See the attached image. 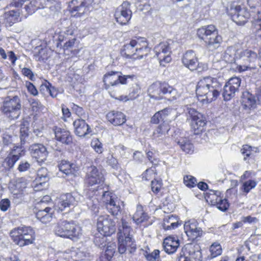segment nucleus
<instances>
[{"label": "nucleus", "mask_w": 261, "mask_h": 261, "mask_svg": "<svg viewBox=\"0 0 261 261\" xmlns=\"http://www.w3.org/2000/svg\"><path fill=\"white\" fill-rule=\"evenodd\" d=\"M80 200V196L77 193H67L62 195L58 200L57 206L61 211H65L71 206L77 204Z\"/></svg>", "instance_id": "nucleus-16"}, {"label": "nucleus", "mask_w": 261, "mask_h": 261, "mask_svg": "<svg viewBox=\"0 0 261 261\" xmlns=\"http://www.w3.org/2000/svg\"><path fill=\"white\" fill-rule=\"evenodd\" d=\"M30 102L33 112H37L42 110L43 106L38 99L32 98L30 99Z\"/></svg>", "instance_id": "nucleus-52"}, {"label": "nucleus", "mask_w": 261, "mask_h": 261, "mask_svg": "<svg viewBox=\"0 0 261 261\" xmlns=\"http://www.w3.org/2000/svg\"><path fill=\"white\" fill-rule=\"evenodd\" d=\"M87 206L90 209L94 214L98 212L99 210V201L96 198H88L86 202Z\"/></svg>", "instance_id": "nucleus-44"}, {"label": "nucleus", "mask_w": 261, "mask_h": 261, "mask_svg": "<svg viewBox=\"0 0 261 261\" xmlns=\"http://www.w3.org/2000/svg\"><path fill=\"white\" fill-rule=\"evenodd\" d=\"M29 7L33 10H39V13L46 17L54 15L61 9L60 4L54 0H33Z\"/></svg>", "instance_id": "nucleus-6"}, {"label": "nucleus", "mask_w": 261, "mask_h": 261, "mask_svg": "<svg viewBox=\"0 0 261 261\" xmlns=\"http://www.w3.org/2000/svg\"><path fill=\"white\" fill-rule=\"evenodd\" d=\"M184 182L187 187L192 188L197 185V180L192 175H186L184 177Z\"/></svg>", "instance_id": "nucleus-51"}, {"label": "nucleus", "mask_w": 261, "mask_h": 261, "mask_svg": "<svg viewBox=\"0 0 261 261\" xmlns=\"http://www.w3.org/2000/svg\"><path fill=\"white\" fill-rule=\"evenodd\" d=\"M210 251L211 252L210 258H214L221 254V246L218 243H214L211 246Z\"/></svg>", "instance_id": "nucleus-46"}, {"label": "nucleus", "mask_w": 261, "mask_h": 261, "mask_svg": "<svg viewBox=\"0 0 261 261\" xmlns=\"http://www.w3.org/2000/svg\"><path fill=\"white\" fill-rule=\"evenodd\" d=\"M48 175L47 170L45 168H41L37 171V176L41 180H47L48 179Z\"/></svg>", "instance_id": "nucleus-55"}, {"label": "nucleus", "mask_w": 261, "mask_h": 261, "mask_svg": "<svg viewBox=\"0 0 261 261\" xmlns=\"http://www.w3.org/2000/svg\"><path fill=\"white\" fill-rule=\"evenodd\" d=\"M19 158L20 155L17 154L12 155L10 153L4 162V166L7 168H12Z\"/></svg>", "instance_id": "nucleus-43"}, {"label": "nucleus", "mask_w": 261, "mask_h": 261, "mask_svg": "<svg viewBox=\"0 0 261 261\" xmlns=\"http://www.w3.org/2000/svg\"><path fill=\"white\" fill-rule=\"evenodd\" d=\"M110 94L111 97L115 98V99H119V100L121 101H126L127 100H131L130 99H129V96L128 95L125 96H118V94L115 92L114 91H110Z\"/></svg>", "instance_id": "nucleus-63"}, {"label": "nucleus", "mask_w": 261, "mask_h": 261, "mask_svg": "<svg viewBox=\"0 0 261 261\" xmlns=\"http://www.w3.org/2000/svg\"><path fill=\"white\" fill-rule=\"evenodd\" d=\"M97 228L103 236H110L116 230V223L109 216H100L97 219Z\"/></svg>", "instance_id": "nucleus-12"}, {"label": "nucleus", "mask_w": 261, "mask_h": 261, "mask_svg": "<svg viewBox=\"0 0 261 261\" xmlns=\"http://www.w3.org/2000/svg\"><path fill=\"white\" fill-rule=\"evenodd\" d=\"M236 56L237 59L242 60L249 63L254 62L257 58L256 53L249 49L238 50Z\"/></svg>", "instance_id": "nucleus-29"}, {"label": "nucleus", "mask_w": 261, "mask_h": 261, "mask_svg": "<svg viewBox=\"0 0 261 261\" xmlns=\"http://www.w3.org/2000/svg\"><path fill=\"white\" fill-rule=\"evenodd\" d=\"M118 251L120 253L123 254L126 251L127 248L130 247L132 250H135L136 249V244L134 242H132V244H130L128 242H126V240H121L120 239H118Z\"/></svg>", "instance_id": "nucleus-42"}, {"label": "nucleus", "mask_w": 261, "mask_h": 261, "mask_svg": "<svg viewBox=\"0 0 261 261\" xmlns=\"http://www.w3.org/2000/svg\"><path fill=\"white\" fill-rule=\"evenodd\" d=\"M29 151L31 156L39 163H44L48 155L47 148L41 143L32 144L29 147Z\"/></svg>", "instance_id": "nucleus-18"}, {"label": "nucleus", "mask_w": 261, "mask_h": 261, "mask_svg": "<svg viewBox=\"0 0 261 261\" xmlns=\"http://www.w3.org/2000/svg\"><path fill=\"white\" fill-rule=\"evenodd\" d=\"M115 253V248L113 246H107L105 252V255L106 256L107 259L108 260H110L113 257L114 253Z\"/></svg>", "instance_id": "nucleus-62"}, {"label": "nucleus", "mask_w": 261, "mask_h": 261, "mask_svg": "<svg viewBox=\"0 0 261 261\" xmlns=\"http://www.w3.org/2000/svg\"><path fill=\"white\" fill-rule=\"evenodd\" d=\"M241 83V79L238 77H231L229 80L223 87L222 95L225 100H229L234 96L236 93L239 91Z\"/></svg>", "instance_id": "nucleus-15"}, {"label": "nucleus", "mask_w": 261, "mask_h": 261, "mask_svg": "<svg viewBox=\"0 0 261 261\" xmlns=\"http://www.w3.org/2000/svg\"><path fill=\"white\" fill-rule=\"evenodd\" d=\"M107 118L110 122L115 126L122 125L126 121L124 114L118 111L110 112L107 114Z\"/></svg>", "instance_id": "nucleus-28"}, {"label": "nucleus", "mask_w": 261, "mask_h": 261, "mask_svg": "<svg viewBox=\"0 0 261 261\" xmlns=\"http://www.w3.org/2000/svg\"><path fill=\"white\" fill-rule=\"evenodd\" d=\"M85 181L89 186L99 184L103 181V175L96 167L91 166L88 168Z\"/></svg>", "instance_id": "nucleus-21"}, {"label": "nucleus", "mask_w": 261, "mask_h": 261, "mask_svg": "<svg viewBox=\"0 0 261 261\" xmlns=\"http://www.w3.org/2000/svg\"><path fill=\"white\" fill-rule=\"evenodd\" d=\"M169 129L170 127L167 123L160 124L154 131L152 135L153 139L156 141L162 140Z\"/></svg>", "instance_id": "nucleus-32"}, {"label": "nucleus", "mask_w": 261, "mask_h": 261, "mask_svg": "<svg viewBox=\"0 0 261 261\" xmlns=\"http://www.w3.org/2000/svg\"><path fill=\"white\" fill-rule=\"evenodd\" d=\"M91 145L92 148L98 153H101L103 151V145L97 138L92 140Z\"/></svg>", "instance_id": "nucleus-49"}, {"label": "nucleus", "mask_w": 261, "mask_h": 261, "mask_svg": "<svg viewBox=\"0 0 261 261\" xmlns=\"http://www.w3.org/2000/svg\"><path fill=\"white\" fill-rule=\"evenodd\" d=\"M221 192L219 191L210 190L207 193L206 201L211 205H215L219 201H221L222 197L220 196Z\"/></svg>", "instance_id": "nucleus-37"}, {"label": "nucleus", "mask_w": 261, "mask_h": 261, "mask_svg": "<svg viewBox=\"0 0 261 261\" xmlns=\"http://www.w3.org/2000/svg\"><path fill=\"white\" fill-rule=\"evenodd\" d=\"M103 202L109 213L113 216H117L120 213V204L122 203L115 195L109 192L103 194Z\"/></svg>", "instance_id": "nucleus-14"}, {"label": "nucleus", "mask_w": 261, "mask_h": 261, "mask_svg": "<svg viewBox=\"0 0 261 261\" xmlns=\"http://www.w3.org/2000/svg\"><path fill=\"white\" fill-rule=\"evenodd\" d=\"M71 251H58L55 253V261H71L72 259Z\"/></svg>", "instance_id": "nucleus-41"}, {"label": "nucleus", "mask_w": 261, "mask_h": 261, "mask_svg": "<svg viewBox=\"0 0 261 261\" xmlns=\"http://www.w3.org/2000/svg\"><path fill=\"white\" fill-rule=\"evenodd\" d=\"M51 208L46 207L43 210H39L36 213V217L43 223L50 222L52 219L53 212Z\"/></svg>", "instance_id": "nucleus-30"}, {"label": "nucleus", "mask_w": 261, "mask_h": 261, "mask_svg": "<svg viewBox=\"0 0 261 261\" xmlns=\"http://www.w3.org/2000/svg\"><path fill=\"white\" fill-rule=\"evenodd\" d=\"M28 183L23 178L18 179L15 184L10 187L12 196L15 203L20 202L23 196V191L27 187Z\"/></svg>", "instance_id": "nucleus-19"}, {"label": "nucleus", "mask_w": 261, "mask_h": 261, "mask_svg": "<svg viewBox=\"0 0 261 261\" xmlns=\"http://www.w3.org/2000/svg\"><path fill=\"white\" fill-rule=\"evenodd\" d=\"M94 0H72L69 5V10L72 16L81 17L88 13Z\"/></svg>", "instance_id": "nucleus-10"}, {"label": "nucleus", "mask_w": 261, "mask_h": 261, "mask_svg": "<svg viewBox=\"0 0 261 261\" xmlns=\"http://www.w3.org/2000/svg\"><path fill=\"white\" fill-rule=\"evenodd\" d=\"M179 246L178 238L169 236L164 240L163 247L165 251L168 254L174 253Z\"/></svg>", "instance_id": "nucleus-26"}, {"label": "nucleus", "mask_w": 261, "mask_h": 261, "mask_svg": "<svg viewBox=\"0 0 261 261\" xmlns=\"http://www.w3.org/2000/svg\"><path fill=\"white\" fill-rule=\"evenodd\" d=\"M221 84L216 78L206 76L199 80L196 86V94L201 101L211 102L216 100L221 91Z\"/></svg>", "instance_id": "nucleus-1"}, {"label": "nucleus", "mask_w": 261, "mask_h": 261, "mask_svg": "<svg viewBox=\"0 0 261 261\" xmlns=\"http://www.w3.org/2000/svg\"><path fill=\"white\" fill-rule=\"evenodd\" d=\"M241 103L243 109L248 111L255 109L257 106L255 96L248 92L243 93Z\"/></svg>", "instance_id": "nucleus-27"}, {"label": "nucleus", "mask_w": 261, "mask_h": 261, "mask_svg": "<svg viewBox=\"0 0 261 261\" xmlns=\"http://www.w3.org/2000/svg\"><path fill=\"white\" fill-rule=\"evenodd\" d=\"M170 42H171V40L161 42L154 48L155 55L161 66H166V64L169 63L171 60Z\"/></svg>", "instance_id": "nucleus-11"}, {"label": "nucleus", "mask_w": 261, "mask_h": 261, "mask_svg": "<svg viewBox=\"0 0 261 261\" xmlns=\"http://www.w3.org/2000/svg\"><path fill=\"white\" fill-rule=\"evenodd\" d=\"M160 253L159 250L155 249L151 253L146 252L145 256L148 261H161Z\"/></svg>", "instance_id": "nucleus-50"}, {"label": "nucleus", "mask_w": 261, "mask_h": 261, "mask_svg": "<svg viewBox=\"0 0 261 261\" xmlns=\"http://www.w3.org/2000/svg\"><path fill=\"white\" fill-rule=\"evenodd\" d=\"M70 228L69 221L64 220L59 222L55 228L56 234L63 238H66L67 229Z\"/></svg>", "instance_id": "nucleus-35"}, {"label": "nucleus", "mask_w": 261, "mask_h": 261, "mask_svg": "<svg viewBox=\"0 0 261 261\" xmlns=\"http://www.w3.org/2000/svg\"><path fill=\"white\" fill-rule=\"evenodd\" d=\"M129 6L128 2H124L115 11V19L121 25L126 24L132 17V13Z\"/></svg>", "instance_id": "nucleus-17"}, {"label": "nucleus", "mask_w": 261, "mask_h": 261, "mask_svg": "<svg viewBox=\"0 0 261 261\" xmlns=\"http://www.w3.org/2000/svg\"><path fill=\"white\" fill-rule=\"evenodd\" d=\"M70 228L67 229L66 238L72 240L77 239L82 234L81 229L80 227L76 225L72 221H69Z\"/></svg>", "instance_id": "nucleus-31"}, {"label": "nucleus", "mask_w": 261, "mask_h": 261, "mask_svg": "<svg viewBox=\"0 0 261 261\" xmlns=\"http://www.w3.org/2000/svg\"><path fill=\"white\" fill-rule=\"evenodd\" d=\"M28 92L34 96H36L38 94V90L35 86L30 82L27 81L25 84Z\"/></svg>", "instance_id": "nucleus-57"}, {"label": "nucleus", "mask_w": 261, "mask_h": 261, "mask_svg": "<svg viewBox=\"0 0 261 261\" xmlns=\"http://www.w3.org/2000/svg\"><path fill=\"white\" fill-rule=\"evenodd\" d=\"M237 51L232 47L228 48L224 54V58L226 62L228 63H232L237 59Z\"/></svg>", "instance_id": "nucleus-45"}, {"label": "nucleus", "mask_w": 261, "mask_h": 261, "mask_svg": "<svg viewBox=\"0 0 261 261\" xmlns=\"http://www.w3.org/2000/svg\"><path fill=\"white\" fill-rule=\"evenodd\" d=\"M75 134L81 137H86L91 132L89 125L83 119H77L73 123Z\"/></svg>", "instance_id": "nucleus-24"}, {"label": "nucleus", "mask_w": 261, "mask_h": 261, "mask_svg": "<svg viewBox=\"0 0 261 261\" xmlns=\"http://www.w3.org/2000/svg\"><path fill=\"white\" fill-rule=\"evenodd\" d=\"M135 77L134 75H122L121 73L118 71H111L105 74L103 77V82L106 89L113 91L112 87L121 84H126L129 81H132Z\"/></svg>", "instance_id": "nucleus-7"}, {"label": "nucleus", "mask_w": 261, "mask_h": 261, "mask_svg": "<svg viewBox=\"0 0 261 261\" xmlns=\"http://www.w3.org/2000/svg\"><path fill=\"white\" fill-rule=\"evenodd\" d=\"M257 185V182L254 179H249L243 182L240 190L245 194H247L250 191L254 189Z\"/></svg>", "instance_id": "nucleus-40"}, {"label": "nucleus", "mask_w": 261, "mask_h": 261, "mask_svg": "<svg viewBox=\"0 0 261 261\" xmlns=\"http://www.w3.org/2000/svg\"><path fill=\"white\" fill-rule=\"evenodd\" d=\"M62 24L63 25L65 24L67 25V27H64L62 29V31H64V33L66 34L67 36L68 35H72L73 34L74 27L70 20L65 19L63 21Z\"/></svg>", "instance_id": "nucleus-47"}, {"label": "nucleus", "mask_w": 261, "mask_h": 261, "mask_svg": "<svg viewBox=\"0 0 261 261\" xmlns=\"http://www.w3.org/2000/svg\"><path fill=\"white\" fill-rule=\"evenodd\" d=\"M252 147L248 145H244L241 149V153L244 155V160L246 161L248 157H249L252 152Z\"/></svg>", "instance_id": "nucleus-54"}, {"label": "nucleus", "mask_w": 261, "mask_h": 261, "mask_svg": "<svg viewBox=\"0 0 261 261\" xmlns=\"http://www.w3.org/2000/svg\"><path fill=\"white\" fill-rule=\"evenodd\" d=\"M255 173L253 171L247 170L245 171L243 174L240 177V182H243V180L249 179L252 177L253 176H255Z\"/></svg>", "instance_id": "nucleus-64"}, {"label": "nucleus", "mask_w": 261, "mask_h": 261, "mask_svg": "<svg viewBox=\"0 0 261 261\" xmlns=\"http://www.w3.org/2000/svg\"><path fill=\"white\" fill-rule=\"evenodd\" d=\"M215 205L217 206V208L223 212L226 211L229 206L227 199H223L222 198L221 199V201H219L218 204H216Z\"/></svg>", "instance_id": "nucleus-53"}, {"label": "nucleus", "mask_w": 261, "mask_h": 261, "mask_svg": "<svg viewBox=\"0 0 261 261\" xmlns=\"http://www.w3.org/2000/svg\"><path fill=\"white\" fill-rule=\"evenodd\" d=\"M197 34L209 47L217 48L222 41L221 36L218 34V30L214 25H204L199 28Z\"/></svg>", "instance_id": "nucleus-4"}, {"label": "nucleus", "mask_w": 261, "mask_h": 261, "mask_svg": "<svg viewBox=\"0 0 261 261\" xmlns=\"http://www.w3.org/2000/svg\"><path fill=\"white\" fill-rule=\"evenodd\" d=\"M148 94L150 98L155 99L162 98L163 95H166L170 100L177 99L180 94L177 90L166 83L156 82L151 85L148 89Z\"/></svg>", "instance_id": "nucleus-3"}, {"label": "nucleus", "mask_w": 261, "mask_h": 261, "mask_svg": "<svg viewBox=\"0 0 261 261\" xmlns=\"http://www.w3.org/2000/svg\"><path fill=\"white\" fill-rule=\"evenodd\" d=\"M43 86L46 88L47 91L49 92L51 97H56L57 96L58 94L57 89L54 87L52 86L49 83H48L47 84H46L44 86L42 85L41 88Z\"/></svg>", "instance_id": "nucleus-58"}, {"label": "nucleus", "mask_w": 261, "mask_h": 261, "mask_svg": "<svg viewBox=\"0 0 261 261\" xmlns=\"http://www.w3.org/2000/svg\"><path fill=\"white\" fill-rule=\"evenodd\" d=\"M149 51L145 38L135 37L123 46L121 55L126 58L142 59L146 56Z\"/></svg>", "instance_id": "nucleus-2"}, {"label": "nucleus", "mask_w": 261, "mask_h": 261, "mask_svg": "<svg viewBox=\"0 0 261 261\" xmlns=\"http://www.w3.org/2000/svg\"><path fill=\"white\" fill-rule=\"evenodd\" d=\"M188 113L191 118V128L195 135L199 134L206 124L205 118L200 113L193 108H188Z\"/></svg>", "instance_id": "nucleus-13"}, {"label": "nucleus", "mask_w": 261, "mask_h": 261, "mask_svg": "<svg viewBox=\"0 0 261 261\" xmlns=\"http://www.w3.org/2000/svg\"><path fill=\"white\" fill-rule=\"evenodd\" d=\"M132 228L125 220L122 218L121 224L118 227V239H120L121 241L123 240H126L127 242L132 244V242H134V240L132 238Z\"/></svg>", "instance_id": "nucleus-22"}, {"label": "nucleus", "mask_w": 261, "mask_h": 261, "mask_svg": "<svg viewBox=\"0 0 261 261\" xmlns=\"http://www.w3.org/2000/svg\"><path fill=\"white\" fill-rule=\"evenodd\" d=\"M184 229L189 238L194 240L202 236L203 231L198 226V223L194 220H191L185 222Z\"/></svg>", "instance_id": "nucleus-20"}, {"label": "nucleus", "mask_w": 261, "mask_h": 261, "mask_svg": "<svg viewBox=\"0 0 261 261\" xmlns=\"http://www.w3.org/2000/svg\"><path fill=\"white\" fill-rule=\"evenodd\" d=\"M227 11L232 20L237 24L243 25L250 17L251 14L244 8L236 2L231 3L227 9Z\"/></svg>", "instance_id": "nucleus-9"}, {"label": "nucleus", "mask_w": 261, "mask_h": 261, "mask_svg": "<svg viewBox=\"0 0 261 261\" xmlns=\"http://www.w3.org/2000/svg\"><path fill=\"white\" fill-rule=\"evenodd\" d=\"M13 241L20 247L31 244L35 240V233L30 227H19L10 232Z\"/></svg>", "instance_id": "nucleus-5"}, {"label": "nucleus", "mask_w": 261, "mask_h": 261, "mask_svg": "<svg viewBox=\"0 0 261 261\" xmlns=\"http://www.w3.org/2000/svg\"><path fill=\"white\" fill-rule=\"evenodd\" d=\"M148 216L144 212L142 206H138L137 211L133 217V220L138 224L146 220Z\"/></svg>", "instance_id": "nucleus-38"}, {"label": "nucleus", "mask_w": 261, "mask_h": 261, "mask_svg": "<svg viewBox=\"0 0 261 261\" xmlns=\"http://www.w3.org/2000/svg\"><path fill=\"white\" fill-rule=\"evenodd\" d=\"M254 17V21L251 27L252 32L256 37L261 38V13L257 11V14Z\"/></svg>", "instance_id": "nucleus-34"}, {"label": "nucleus", "mask_w": 261, "mask_h": 261, "mask_svg": "<svg viewBox=\"0 0 261 261\" xmlns=\"http://www.w3.org/2000/svg\"><path fill=\"white\" fill-rule=\"evenodd\" d=\"M59 170L66 175L73 174L75 169L74 164L66 160H62L58 165Z\"/></svg>", "instance_id": "nucleus-36"}, {"label": "nucleus", "mask_w": 261, "mask_h": 261, "mask_svg": "<svg viewBox=\"0 0 261 261\" xmlns=\"http://www.w3.org/2000/svg\"><path fill=\"white\" fill-rule=\"evenodd\" d=\"M180 148L187 153H191L193 151V145L187 138H181L177 141Z\"/></svg>", "instance_id": "nucleus-39"}, {"label": "nucleus", "mask_w": 261, "mask_h": 261, "mask_svg": "<svg viewBox=\"0 0 261 261\" xmlns=\"http://www.w3.org/2000/svg\"><path fill=\"white\" fill-rule=\"evenodd\" d=\"M31 164L26 161H22L20 162L17 169L19 172H25L30 169Z\"/></svg>", "instance_id": "nucleus-60"}, {"label": "nucleus", "mask_w": 261, "mask_h": 261, "mask_svg": "<svg viewBox=\"0 0 261 261\" xmlns=\"http://www.w3.org/2000/svg\"><path fill=\"white\" fill-rule=\"evenodd\" d=\"M141 93V88L138 84H135L130 88L128 95L129 99L133 100L137 98Z\"/></svg>", "instance_id": "nucleus-48"}, {"label": "nucleus", "mask_w": 261, "mask_h": 261, "mask_svg": "<svg viewBox=\"0 0 261 261\" xmlns=\"http://www.w3.org/2000/svg\"><path fill=\"white\" fill-rule=\"evenodd\" d=\"M181 252L188 255L189 257L193 259L198 258V259L201 257V252L198 250H195V246L191 244H186L184 247L182 248Z\"/></svg>", "instance_id": "nucleus-33"}, {"label": "nucleus", "mask_w": 261, "mask_h": 261, "mask_svg": "<svg viewBox=\"0 0 261 261\" xmlns=\"http://www.w3.org/2000/svg\"><path fill=\"white\" fill-rule=\"evenodd\" d=\"M151 187L152 191L155 193H158L162 187L161 181L156 179L152 180L151 181Z\"/></svg>", "instance_id": "nucleus-59"}, {"label": "nucleus", "mask_w": 261, "mask_h": 261, "mask_svg": "<svg viewBox=\"0 0 261 261\" xmlns=\"http://www.w3.org/2000/svg\"><path fill=\"white\" fill-rule=\"evenodd\" d=\"M29 129L25 127L24 125H21L20 129V138L21 143H24L25 138L28 136Z\"/></svg>", "instance_id": "nucleus-56"}, {"label": "nucleus", "mask_w": 261, "mask_h": 261, "mask_svg": "<svg viewBox=\"0 0 261 261\" xmlns=\"http://www.w3.org/2000/svg\"><path fill=\"white\" fill-rule=\"evenodd\" d=\"M181 225V222H179L178 218L176 219V220H175L174 222H172V224L163 223V227L165 230H171L177 228L179 225Z\"/></svg>", "instance_id": "nucleus-61"}, {"label": "nucleus", "mask_w": 261, "mask_h": 261, "mask_svg": "<svg viewBox=\"0 0 261 261\" xmlns=\"http://www.w3.org/2000/svg\"><path fill=\"white\" fill-rule=\"evenodd\" d=\"M21 103L19 98L15 96L12 98L7 97L3 102L1 108L3 114L11 120L18 118L21 114Z\"/></svg>", "instance_id": "nucleus-8"}, {"label": "nucleus", "mask_w": 261, "mask_h": 261, "mask_svg": "<svg viewBox=\"0 0 261 261\" xmlns=\"http://www.w3.org/2000/svg\"><path fill=\"white\" fill-rule=\"evenodd\" d=\"M54 133L55 138L58 141L66 145H69L72 142V137L69 131L56 127Z\"/></svg>", "instance_id": "nucleus-25"}, {"label": "nucleus", "mask_w": 261, "mask_h": 261, "mask_svg": "<svg viewBox=\"0 0 261 261\" xmlns=\"http://www.w3.org/2000/svg\"><path fill=\"white\" fill-rule=\"evenodd\" d=\"M183 65L191 71L196 70L198 58L194 51L190 50L186 51L182 56Z\"/></svg>", "instance_id": "nucleus-23"}]
</instances>
